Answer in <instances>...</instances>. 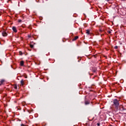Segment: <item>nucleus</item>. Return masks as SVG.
Masks as SVG:
<instances>
[{
	"mask_svg": "<svg viewBox=\"0 0 126 126\" xmlns=\"http://www.w3.org/2000/svg\"><path fill=\"white\" fill-rule=\"evenodd\" d=\"M77 39H78V36H76L74 38L73 40L75 41V40H77Z\"/></svg>",
	"mask_w": 126,
	"mask_h": 126,
	"instance_id": "obj_7",
	"label": "nucleus"
},
{
	"mask_svg": "<svg viewBox=\"0 0 126 126\" xmlns=\"http://www.w3.org/2000/svg\"><path fill=\"white\" fill-rule=\"evenodd\" d=\"M19 54H20V55H22V52L21 51H20V52H19Z\"/></svg>",
	"mask_w": 126,
	"mask_h": 126,
	"instance_id": "obj_11",
	"label": "nucleus"
},
{
	"mask_svg": "<svg viewBox=\"0 0 126 126\" xmlns=\"http://www.w3.org/2000/svg\"><path fill=\"white\" fill-rule=\"evenodd\" d=\"M12 30L14 31V32H15V33L17 32V30H16V28L15 27H13Z\"/></svg>",
	"mask_w": 126,
	"mask_h": 126,
	"instance_id": "obj_3",
	"label": "nucleus"
},
{
	"mask_svg": "<svg viewBox=\"0 0 126 126\" xmlns=\"http://www.w3.org/2000/svg\"><path fill=\"white\" fill-rule=\"evenodd\" d=\"M4 82V80H1L0 81V85H1V84H2Z\"/></svg>",
	"mask_w": 126,
	"mask_h": 126,
	"instance_id": "obj_6",
	"label": "nucleus"
},
{
	"mask_svg": "<svg viewBox=\"0 0 126 126\" xmlns=\"http://www.w3.org/2000/svg\"><path fill=\"white\" fill-rule=\"evenodd\" d=\"M115 49H118V46H115Z\"/></svg>",
	"mask_w": 126,
	"mask_h": 126,
	"instance_id": "obj_14",
	"label": "nucleus"
},
{
	"mask_svg": "<svg viewBox=\"0 0 126 126\" xmlns=\"http://www.w3.org/2000/svg\"><path fill=\"white\" fill-rule=\"evenodd\" d=\"M22 21L21 20H19L18 22H21Z\"/></svg>",
	"mask_w": 126,
	"mask_h": 126,
	"instance_id": "obj_12",
	"label": "nucleus"
},
{
	"mask_svg": "<svg viewBox=\"0 0 126 126\" xmlns=\"http://www.w3.org/2000/svg\"><path fill=\"white\" fill-rule=\"evenodd\" d=\"M86 33L89 35L90 34V30H87Z\"/></svg>",
	"mask_w": 126,
	"mask_h": 126,
	"instance_id": "obj_8",
	"label": "nucleus"
},
{
	"mask_svg": "<svg viewBox=\"0 0 126 126\" xmlns=\"http://www.w3.org/2000/svg\"><path fill=\"white\" fill-rule=\"evenodd\" d=\"M14 88H15V89H17V86H15Z\"/></svg>",
	"mask_w": 126,
	"mask_h": 126,
	"instance_id": "obj_15",
	"label": "nucleus"
},
{
	"mask_svg": "<svg viewBox=\"0 0 126 126\" xmlns=\"http://www.w3.org/2000/svg\"><path fill=\"white\" fill-rule=\"evenodd\" d=\"M97 125L98 126H100V123H97Z\"/></svg>",
	"mask_w": 126,
	"mask_h": 126,
	"instance_id": "obj_16",
	"label": "nucleus"
},
{
	"mask_svg": "<svg viewBox=\"0 0 126 126\" xmlns=\"http://www.w3.org/2000/svg\"><path fill=\"white\" fill-rule=\"evenodd\" d=\"M21 85H22V86L24 85V81H23V80H22L21 81Z\"/></svg>",
	"mask_w": 126,
	"mask_h": 126,
	"instance_id": "obj_5",
	"label": "nucleus"
},
{
	"mask_svg": "<svg viewBox=\"0 0 126 126\" xmlns=\"http://www.w3.org/2000/svg\"><path fill=\"white\" fill-rule=\"evenodd\" d=\"M2 36H3V37H5L7 36V33H6V32H4L2 33Z\"/></svg>",
	"mask_w": 126,
	"mask_h": 126,
	"instance_id": "obj_2",
	"label": "nucleus"
},
{
	"mask_svg": "<svg viewBox=\"0 0 126 126\" xmlns=\"http://www.w3.org/2000/svg\"><path fill=\"white\" fill-rule=\"evenodd\" d=\"M20 64L22 66H23L24 64V62L23 61H21L20 62Z\"/></svg>",
	"mask_w": 126,
	"mask_h": 126,
	"instance_id": "obj_4",
	"label": "nucleus"
},
{
	"mask_svg": "<svg viewBox=\"0 0 126 126\" xmlns=\"http://www.w3.org/2000/svg\"><path fill=\"white\" fill-rule=\"evenodd\" d=\"M28 37H29V38H31V35H28Z\"/></svg>",
	"mask_w": 126,
	"mask_h": 126,
	"instance_id": "obj_13",
	"label": "nucleus"
},
{
	"mask_svg": "<svg viewBox=\"0 0 126 126\" xmlns=\"http://www.w3.org/2000/svg\"><path fill=\"white\" fill-rule=\"evenodd\" d=\"M113 106H115V107H116V108H118V107H119V101L118 100H117V99H114L113 100Z\"/></svg>",
	"mask_w": 126,
	"mask_h": 126,
	"instance_id": "obj_1",
	"label": "nucleus"
},
{
	"mask_svg": "<svg viewBox=\"0 0 126 126\" xmlns=\"http://www.w3.org/2000/svg\"><path fill=\"white\" fill-rule=\"evenodd\" d=\"M30 47H31V48H33L34 47V46H33V45H31Z\"/></svg>",
	"mask_w": 126,
	"mask_h": 126,
	"instance_id": "obj_10",
	"label": "nucleus"
},
{
	"mask_svg": "<svg viewBox=\"0 0 126 126\" xmlns=\"http://www.w3.org/2000/svg\"><path fill=\"white\" fill-rule=\"evenodd\" d=\"M89 103H90L89 101H85V105H88L89 104Z\"/></svg>",
	"mask_w": 126,
	"mask_h": 126,
	"instance_id": "obj_9",
	"label": "nucleus"
}]
</instances>
